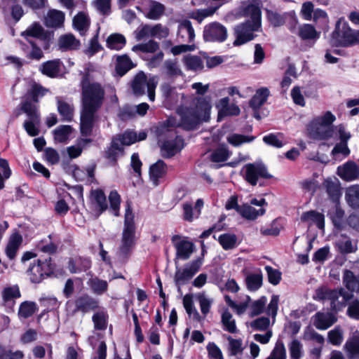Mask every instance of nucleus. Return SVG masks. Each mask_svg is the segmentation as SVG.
Segmentation results:
<instances>
[{"instance_id": "12", "label": "nucleus", "mask_w": 359, "mask_h": 359, "mask_svg": "<svg viewBox=\"0 0 359 359\" xmlns=\"http://www.w3.org/2000/svg\"><path fill=\"white\" fill-rule=\"evenodd\" d=\"M53 267L51 264V259L44 260L38 259L36 263L32 264L28 269L27 273L29 279L32 283H39L42 280L53 273Z\"/></svg>"}, {"instance_id": "41", "label": "nucleus", "mask_w": 359, "mask_h": 359, "mask_svg": "<svg viewBox=\"0 0 359 359\" xmlns=\"http://www.w3.org/2000/svg\"><path fill=\"white\" fill-rule=\"evenodd\" d=\"M238 213L247 219L254 220L258 216L263 215L265 213V209L261 208L259 210H256L248 204H243L238 208Z\"/></svg>"}, {"instance_id": "3", "label": "nucleus", "mask_w": 359, "mask_h": 359, "mask_svg": "<svg viewBox=\"0 0 359 359\" xmlns=\"http://www.w3.org/2000/svg\"><path fill=\"white\" fill-rule=\"evenodd\" d=\"M244 15L250 18V20L235 27L234 46H240L254 39L256 36L254 32L259 31L261 27L262 14L260 8L257 5L253 4L248 5L244 9Z\"/></svg>"}, {"instance_id": "16", "label": "nucleus", "mask_w": 359, "mask_h": 359, "mask_svg": "<svg viewBox=\"0 0 359 359\" xmlns=\"http://www.w3.org/2000/svg\"><path fill=\"white\" fill-rule=\"evenodd\" d=\"M171 241L176 249L177 257L184 260L188 259L194 252V243L182 238L180 235L172 237Z\"/></svg>"}, {"instance_id": "30", "label": "nucleus", "mask_w": 359, "mask_h": 359, "mask_svg": "<svg viewBox=\"0 0 359 359\" xmlns=\"http://www.w3.org/2000/svg\"><path fill=\"white\" fill-rule=\"evenodd\" d=\"M335 245L341 254H349L356 252L358 250L357 242L353 241L344 234H341L336 241Z\"/></svg>"}, {"instance_id": "43", "label": "nucleus", "mask_w": 359, "mask_h": 359, "mask_svg": "<svg viewBox=\"0 0 359 359\" xmlns=\"http://www.w3.org/2000/svg\"><path fill=\"white\" fill-rule=\"evenodd\" d=\"M183 62L187 70L201 71L203 69V62L199 56L187 55L183 58Z\"/></svg>"}, {"instance_id": "51", "label": "nucleus", "mask_w": 359, "mask_h": 359, "mask_svg": "<svg viewBox=\"0 0 359 359\" xmlns=\"http://www.w3.org/2000/svg\"><path fill=\"white\" fill-rule=\"evenodd\" d=\"M72 128L70 126H60L54 131V139L58 142H65L72 133Z\"/></svg>"}, {"instance_id": "17", "label": "nucleus", "mask_w": 359, "mask_h": 359, "mask_svg": "<svg viewBox=\"0 0 359 359\" xmlns=\"http://www.w3.org/2000/svg\"><path fill=\"white\" fill-rule=\"evenodd\" d=\"M21 35L25 37L27 42L33 41L34 38L41 42L47 43L50 38V34L39 22L32 23L25 31L22 32Z\"/></svg>"}, {"instance_id": "14", "label": "nucleus", "mask_w": 359, "mask_h": 359, "mask_svg": "<svg viewBox=\"0 0 359 359\" xmlns=\"http://www.w3.org/2000/svg\"><path fill=\"white\" fill-rule=\"evenodd\" d=\"M227 38L226 28L222 24L215 22L207 25L203 30L205 41L224 42Z\"/></svg>"}, {"instance_id": "11", "label": "nucleus", "mask_w": 359, "mask_h": 359, "mask_svg": "<svg viewBox=\"0 0 359 359\" xmlns=\"http://www.w3.org/2000/svg\"><path fill=\"white\" fill-rule=\"evenodd\" d=\"M244 179L251 185L255 186L259 178L269 179L271 175L262 163H248L242 169Z\"/></svg>"}, {"instance_id": "4", "label": "nucleus", "mask_w": 359, "mask_h": 359, "mask_svg": "<svg viewBox=\"0 0 359 359\" xmlns=\"http://www.w3.org/2000/svg\"><path fill=\"white\" fill-rule=\"evenodd\" d=\"M82 109L97 111L103 104L105 90L101 83L85 74L81 81Z\"/></svg>"}, {"instance_id": "5", "label": "nucleus", "mask_w": 359, "mask_h": 359, "mask_svg": "<svg viewBox=\"0 0 359 359\" xmlns=\"http://www.w3.org/2000/svg\"><path fill=\"white\" fill-rule=\"evenodd\" d=\"M145 131H140L138 134L133 130H126L123 134L113 137L111 146L106 152L107 158L116 161L117 158L123 154V147L130 146L137 141L147 138Z\"/></svg>"}, {"instance_id": "21", "label": "nucleus", "mask_w": 359, "mask_h": 359, "mask_svg": "<svg viewBox=\"0 0 359 359\" xmlns=\"http://www.w3.org/2000/svg\"><path fill=\"white\" fill-rule=\"evenodd\" d=\"M337 174L345 181H353L359 177V166L354 161H349L337 168Z\"/></svg>"}, {"instance_id": "8", "label": "nucleus", "mask_w": 359, "mask_h": 359, "mask_svg": "<svg viewBox=\"0 0 359 359\" xmlns=\"http://www.w3.org/2000/svg\"><path fill=\"white\" fill-rule=\"evenodd\" d=\"M353 294L346 292L344 288L331 290L327 287H320L316 290L315 299L318 300H328L332 311L341 310L346 305Z\"/></svg>"}, {"instance_id": "46", "label": "nucleus", "mask_w": 359, "mask_h": 359, "mask_svg": "<svg viewBox=\"0 0 359 359\" xmlns=\"http://www.w3.org/2000/svg\"><path fill=\"white\" fill-rule=\"evenodd\" d=\"M57 110L63 121H72L74 115V106L72 104L57 100Z\"/></svg>"}, {"instance_id": "37", "label": "nucleus", "mask_w": 359, "mask_h": 359, "mask_svg": "<svg viewBox=\"0 0 359 359\" xmlns=\"http://www.w3.org/2000/svg\"><path fill=\"white\" fill-rule=\"evenodd\" d=\"M60 64L59 60H49L41 64L39 70L44 75L49 77L56 76L60 71Z\"/></svg>"}, {"instance_id": "2", "label": "nucleus", "mask_w": 359, "mask_h": 359, "mask_svg": "<svg viewBox=\"0 0 359 359\" xmlns=\"http://www.w3.org/2000/svg\"><path fill=\"white\" fill-rule=\"evenodd\" d=\"M48 90L39 84L34 83L21 103V110L27 115V119L23 127L29 136L35 137L39 134L41 116L39 111V99L45 95Z\"/></svg>"}, {"instance_id": "62", "label": "nucleus", "mask_w": 359, "mask_h": 359, "mask_svg": "<svg viewBox=\"0 0 359 359\" xmlns=\"http://www.w3.org/2000/svg\"><path fill=\"white\" fill-rule=\"evenodd\" d=\"M110 209L114 216H119L121 196L116 190L111 191L109 195Z\"/></svg>"}, {"instance_id": "48", "label": "nucleus", "mask_w": 359, "mask_h": 359, "mask_svg": "<svg viewBox=\"0 0 359 359\" xmlns=\"http://www.w3.org/2000/svg\"><path fill=\"white\" fill-rule=\"evenodd\" d=\"M255 139V136L252 135H244L241 134L233 133L229 135L226 137L228 143L233 147H240L244 143H249L254 141Z\"/></svg>"}, {"instance_id": "22", "label": "nucleus", "mask_w": 359, "mask_h": 359, "mask_svg": "<svg viewBox=\"0 0 359 359\" xmlns=\"http://www.w3.org/2000/svg\"><path fill=\"white\" fill-rule=\"evenodd\" d=\"M97 111L82 109L81 112L80 129L82 135L91 134Z\"/></svg>"}, {"instance_id": "52", "label": "nucleus", "mask_w": 359, "mask_h": 359, "mask_svg": "<svg viewBox=\"0 0 359 359\" xmlns=\"http://www.w3.org/2000/svg\"><path fill=\"white\" fill-rule=\"evenodd\" d=\"M158 49L159 44L154 40H149L147 43L137 44L132 48V50L134 52L140 51L149 53H156Z\"/></svg>"}, {"instance_id": "42", "label": "nucleus", "mask_w": 359, "mask_h": 359, "mask_svg": "<svg viewBox=\"0 0 359 359\" xmlns=\"http://www.w3.org/2000/svg\"><path fill=\"white\" fill-rule=\"evenodd\" d=\"M345 198L347 203L353 208H359V185L355 184L346 190Z\"/></svg>"}, {"instance_id": "38", "label": "nucleus", "mask_w": 359, "mask_h": 359, "mask_svg": "<svg viewBox=\"0 0 359 359\" xmlns=\"http://www.w3.org/2000/svg\"><path fill=\"white\" fill-rule=\"evenodd\" d=\"M135 65L127 55L118 56L116 58V71L122 76Z\"/></svg>"}, {"instance_id": "39", "label": "nucleus", "mask_w": 359, "mask_h": 359, "mask_svg": "<svg viewBox=\"0 0 359 359\" xmlns=\"http://www.w3.org/2000/svg\"><path fill=\"white\" fill-rule=\"evenodd\" d=\"M93 203L95 205L98 215L107 209L106 196L102 190L96 189L91 191Z\"/></svg>"}, {"instance_id": "15", "label": "nucleus", "mask_w": 359, "mask_h": 359, "mask_svg": "<svg viewBox=\"0 0 359 359\" xmlns=\"http://www.w3.org/2000/svg\"><path fill=\"white\" fill-rule=\"evenodd\" d=\"M74 309L73 314L81 312L85 314L90 311H95L99 309V301L88 294H81L76 297L74 302Z\"/></svg>"}, {"instance_id": "13", "label": "nucleus", "mask_w": 359, "mask_h": 359, "mask_svg": "<svg viewBox=\"0 0 359 359\" xmlns=\"http://www.w3.org/2000/svg\"><path fill=\"white\" fill-rule=\"evenodd\" d=\"M202 264L200 259H196L186 265L183 269H177L175 275V284L180 291V286L184 285L198 271Z\"/></svg>"}, {"instance_id": "54", "label": "nucleus", "mask_w": 359, "mask_h": 359, "mask_svg": "<svg viewBox=\"0 0 359 359\" xmlns=\"http://www.w3.org/2000/svg\"><path fill=\"white\" fill-rule=\"evenodd\" d=\"M218 241L223 249L231 250L236 246L237 237L235 234L224 233L219 236Z\"/></svg>"}, {"instance_id": "32", "label": "nucleus", "mask_w": 359, "mask_h": 359, "mask_svg": "<svg viewBox=\"0 0 359 359\" xmlns=\"http://www.w3.org/2000/svg\"><path fill=\"white\" fill-rule=\"evenodd\" d=\"M166 172V164L162 160H158L157 162L150 166L149 177L150 180L155 186L158 184L159 180L165 175Z\"/></svg>"}, {"instance_id": "55", "label": "nucleus", "mask_w": 359, "mask_h": 359, "mask_svg": "<svg viewBox=\"0 0 359 359\" xmlns=\"http://www.w3.org/2000/svg\"><path fill=\"white\" fill-rule=\"evenodd\" d=\"M263 141L268 145L280 148L285 144L284 135L283 133H271L263 137Z\"/></svg>"}, {"instance_id": "35", "label": "nucleus", "mask_w": 359, "mask_h": 359, "mask_svg": "<svg viewBox=\"0 0 359 359\" xmlns=\"http://www.w3.org/2000/svg\"><path fill=\"white\" fill-rule=\"evenodd\" d=\"M342 283L345 287L351 292H357L359 287V275H355L351 270L343 271Z\"/></svg>"}, {"instance_id": "18", "label": "nucleus", "mask_w": 359, "mask_h": 359, "mask_svg": "<svg viewBox=\"0 0 359 359\" xmlns=\"http://www.w3.org/2000/svg\"><path fill=\"white\" fill-rule=\"evenodd\" d=\"M2 304L7 313L13 311L15 299L20 297V292L18 285L9 286L4 288L1 292Z\"/></svg>"}, {"instance_id": "29", "label": "nucleus", "mask_w": 359, "mask_h": 359, "mask_svg": "<svg viewBox=\"0 0 359 359\" xmlns=\"http://www.w3.org/2000/svg\"><path fill=\"white\" fill-rule=\"evenodd\" d=\"M218 117L226 116H238L241 109L236 104H229V98H222L218 104Z\"/></svg>"}, {"instance_id": "45", "label": "nucleus", "mask_w": 359, "mask_h": 359, "mask_svg": "<svg viewBox=\"0 0 359 359\" xmlns=\"http://www.w3.org/2000/svg\"><path fill=\"white\" fill-rule=\"evenodd\" d=\"M88 285L90 286L93 292L97 295H101L107 292L108 288V283L106 280H101L97 277L91 278L88 281Z\"/></svg>"}, {"instance_id": "50", "label": "nucleus", "mask_w": 359, "mask_h": 359, "mask_svg": "<svg viewBox=\"0 0 359 359\" xmlns=\"http://www.w3.org/2000/svg\"><path fill=\"white\" fill-rule=\"evenodd\" d=\"M222 323L224 326V330L230 332L236 333L238 330L236 325V321L233 318L231 313L226 309L224 311L222 314Z\"/></svg>"}, {"instance_id": "47", "label": "nucleus", "mask_w": 359, "mask_h": 359, "mask_svg": "<svg viewBox=\"0 0 359 359\" xmlns=\"http://www.w3.org/2000/svg\"><path fill=\"white\" fill-rule=\"evenodd\" d=\"M290 359H301L304 355L302 343L297 339H293L288 344Z\"/></svg>"}, {"instance_id": "7", "label": "nucleus", "mask_w": 359, "mask_h": 359, "mask_svg": "<svg viewBox=\"0 0 359 359\" xmlns=\"http://www.w3.org/2000/svg\"><path fill=\"white\" fill-rule=\"evenodd\" d=\"M131 202L127 201L124 216V224L122 232L121 242L119 247L120 252L126 255L130 252L135 245L136 226L134 221Z\"/></svg>"}, {"instance_id": "60", "label": "nucleus", "mask_w": 359, "mask_h": 359, "mask_svg": "<svg viewBox=\"0 0 359 359\" xmlns=\"http://www.w3.org/2000/svg\"><path fill=\"white\" fill-rule=\"evenodd\" d=\"M226 339L229 341V351L231 355H237L243 353V341L241 339H233L231 336H227Z\"/></svg>"}, {"instance_id": "53", "label": "nucleus", "mask_w": 359, "mask_h": 359, "mask_svg": "<svg viewBox=\"0 0 359 359\" xmlns=\"http://www.w3.org/2000/svg\"><path fill=\"white\" fill-rule=\"evenodd\" d=\"M267 299L266 297L262 296L257 300L252 302L250 305V316L254 317L263 313L265 309Z\"/></svg>"}, {"instance_id": "57", "label": "nucleus", "mask_w": 359, "mask_h": 359, "mask_svg": "<svg viewBox=\"0 0 359 359\" xmlns=\"http://www.w3.org/2000/svg\"><path fill=\"white\" fill-rule=\"evenodd\" d=\"M111 0H93L92 6L102 15H109L111 13Z\"/></svg>"}, {"instance_id": "24", "label": "nucleus", "mask_w": 359, "mask_h": 359, "mask_svg": "<svg viewBox=\"0 0 359 359\" xmlns=\"http://www.w3.org/2000/svg\"><path fill=\"white\" fill-rule=\"evenodd\" d=\"M28 43L29 44L20 43V48L25 56L31 60H40L43 57L42 50L34 41H30Z\"/></svg>"}, {"instance_id": "34", "label": "nucleus", "mask_w": 359, "mask_h": 359, "mask_svg": "<svg viewBox=\"0 0 359 359\" xmlns=\"http://www.w3.org/2000/svg\"><path fill=\"white\" fill-rule=\"evenodd\" d=\"M344 347L348 359H358L359 358V334L349 338Z\"/></svg>"}, {"instance_id": "6", "label": "nucleus", "mask_w": 359, "mask_h": 359, "mask_svg": "<svg viewBox=\"0 0 359 359\" xmlns=\"http://www.w3.org/2000/svg\"><path fill=\"white\" fill-rule=\"evenodd\" d=\"M334 121L335 116L330 111L315 118L307 127L309 137L318 140L332 137L334 133L332 123Z\"/></svg>"}, {"instance_id": "56", "label": "nucleus", "mask_w": 359, "mask_h": 359, "mask_svg": "<svg viewBox=\"0 0 359 359\" xmlns=\"http://www.w3.org/2000/svg\"><path fill=\"white\" fill-rule=\"evenodd\" d=\"M286 349L283 341L277 340L270 355L266 359H286Z\"/></svg>"}, {"instance_id": "64", "label": "nucleus", "mask_w": 359, "mask_h": 359, "mask_svg": "<svg viewBox=\"0 0 359 359\" xmlns=\"http://www.w3.org/2000/svg\"><path fill=\"white\" fill-rule=\"evenodd\" d=\"M229 156V150L225 146H221L216 149L211 154V160L213 162H224L228 159Z\"/></svg>"}, {"instance_id": "9", "label": "nucleus", "mask_w": 359, "mask_h": 359, "mask_svg": "<svg viewBox=\"0 0 359 359\" xmlns=\"http://www.w3.org/2000/svg\"><path fill=\"white\" fill-rule=\"evenodd\" d=\"M332 43L335 46L348 47L359 43V30L351 29L346 22L339 20L332 34Z\"/></svg>"}, {"instance_id": "59", "label": "nucleus", "mask_w": 359, "mask_h": 359, "mask_svg": "<svg viewBox=\"0 0 359 359\" xmlns=\"http://www.w3.org/2000/svg\"><path fill=\"white\" fill-rule=\"evenodd\" d=\"M166 74L170 77H175L182 75V72L180 69L177 60H167L163 64Z\"/></svg>"}, {"instance_id": "36", "label": "nucleus", "mask_w": 359, "mask_h": 359, "mask_svg": "<svg viewBox=\"0 0 359 359\" xmlns=\"http://www.w3.org/2000/svg\"><path fill=\"white\" fill-rule=\"evenodd\" d=\"M92 320L94 324V328L97 330H104L107 328L108 314L106 309L99 306L93 317Z\"/></svg>"}, {"instance_id": "1", "label": "nucleus", "mask_w": 359, "mask_h": 359, "mask_svg": "<svg viewBox=\"0 0 359 359\" xmlns=\"http://www.w3.org/2000/svg\"><path fill=\"white\" fill-rule=\"evenodd\" d=\"M210 109L211 106L206 98L196 97L193 100L191 107L180 106L177 109L180 121L170 116L158 125L155 133L161 145L162 156L165 158L172 157L184 147V140L176 135L173 128L181 127L186 130L196 129L201 121L208 120Z\"/></svg>"}, {"instance_id": "19", "label": "nucleus", "mask_w": 359, "mask_h": 359, "mask_svg": "<svg viewBox=\"0 0 359 359\" xmlns=\"http://www.w3.org/2000/svg\"><path fill=\"white\" fill-rule=\"evenodd\" d=\"M142 6L145 17L153 20H158L165 11L162 4L152 0H144Z\"/></svg>"}, {"instance_id": "61", "label": "nucleus", "mask_w": 359, "mask_h": 359, "mask_svg": "<svg viewBox=\"0 0 359 359\" xmlns=\"http://www.w3.org/2000/svg\"><path fill=\"white\" fill-rule=\"evenodd\" d=\"M324 185L330 198L333 201H337L340 196V187L339 184L332 180H327L325 181Z\"/></svg>"}, {"instance_id": "44", "label": "nucleus", "mask_w": 359, "mask_h": 359, "mask_svg": "<svg viewBox=\"0 0 359 359\" xmlns=\"http://www.w3.org/2000/svg\"><path fill=\"white\" fill-rule=\"evenodd\" d=\"M263 276L261 271L249 273L245 278V283L248 290H257L262 285Z\"/></svg>"}, {"instance_id": "27", "label": "nucleus", "mask_w": 359, "mask_h": 359, "mask_svg": "<svg viewBox=\"0 0 359 359\" xmlns=\"http://www.w3.org/2000/svg\"><path fill=\"white\" fill-rule=\"evenodd\" d=\"M74 28L78 31L81 36L86 35L90 25V19L84 12L78 13L72 20Z\"/></svg>"}, {"instance_id": "26", "label": "nucleus", "mask_w": 359, "mask_h": 359, "mask_svg": "<svg viewBox=\"0 0 359 359\" xmlns=\"http://www.w3.org/2000/svg\"><path fill=\"white\" fill-rule=\"evenodd\" d=\"M301 220L306 222L309 226L316 224L320 229H323L325 226V216L316 210H310L303 212L301 216Z\"/></svg>"}, {"instance_id": "63", "label": "nucleus", "mask_w": 359, "mask_h": 359, "mask_svg": "<svg viewBox=\"0 0 359 359\" xmlns=\"http://www.w3.org/2000/svg\"><path fill=\"white\" fill-rule=\"evenodd\" d=\"M313 21L322 29L328 27V17L325 11L321 9H316L313 16Z\"/></svg>"}, {"instance_id": "33", "label": "nucleus", "mask_w": 359, "mask_h": 359, "mask_svg": "<svg viewBox=\"0 0 359 359\" xmlns=\"http://www.w3.org/2000/svg\"><path fill=\"white\" fill-rule=\"evenodd\" d=\"M22 242V237L18 233H14L10 236L5 250L6 255L9 259L13 260L15 258Z\"/></svg>"}, {"instance_id": "31", "label": "nucleus", "mask_w": 359, "mask_h": 359, "mask_svg": "<svg viewBox=\"0 0 359 359\" xmlns=\"http://www.w3.org/2000/svg\"><path fill=\"white\" fill-rule=\"evenodd\" d=\"M58 46L62 50H72L79 49L81 43L76 39L73 34L61 35L58 39Z\"/></svg>"}, {"instance_id": "49", "label": "nucleus", "mask_w": 359, "mask_h": 359, "mask_svg": "<svg viewBox=\"0 0 359 359\" xmlns=\"http://www.w3.org/2000/svg\"><path fill=\"white\" fill-rule=\"evenodd\" d=\"M126 40L121 34H112L107 40V46L114 50H119L126 45Z\"/></svg>"}, {"instance_id": "25", "label": "nucleus", "mask_w": 359, "mask_h": 359, "mask_svg": "<svg viewBox=\"0 0 359 359\" xmlns=\"http://www.w3.org/2000/svg\"><path fill=\"white\" fill-rule=\"evenodd\" d=\"M313 325L318 330H326L336 322V318L330 313L318 312L313 317Z\"/></svg>"}, {"instance_id": "23", "label": "nucleus", "mask_w": 359, "mask_h": 359, "mask_svg": "<svg viewBox=\"0 0 359 359\" xmlns=\"http://www.w3.org/2000/svg\"><path fill=\"white\" fill-rule=\"evenodd\" d=\"M292 32L296 33L302 40H316L320 37L315 27L310 24H304L297 29L295 27H290Z\"/></svg>"}, {"instance_id": "10", "label": "nucleus", "mask_w": 359, "mask_h": 359, "mask_svg": "<svg viewBox=\"0 0 359 359\" xmlns=\"http://www.w3.org/2000/svg\"><path fill=\"white\" fill-rule=\"evenodd\" d=\"M158 84V77L151 76L147 77L143 72H138L132 82V89L135 95H144L146 90L150 101L155 100V89Z\"/></svg>"}, {"instance_id": "28", "label": "nucleus", "mask_w": 359, "mask_h": 359, "mask_svg": "<svg viewBox=\"0 0 359 359\" xmlns=\"http://www.w3.org/2000/svg\"><path fill=\"white\" fill-rule=\"evenodd\" d=\"M65 13L58 10H50L45 17L44 23L48 27L59 28L63 26Z\"/></svg>"}, {"instance_id": "58", "label": "nucleus", "mask_w": 359, "mask_h": 359, "mask_svg": "<svg viewBox=\"0 0 359 359\" xmlns=\"http://www.w3.org/2000/svg\"><path fill=\"white\" fill-rule=\"evenodd\" d=\"M36 311V305L34 302H24L19 308L18 315L23 318L32 316Z\"/></svg>"}, {"instance_id": "40", "label": "nucleus", "mask_w": 359, "mask_h": 359, "mask_svg": "<svg viewBox=\"0 0 359 359\" xmlns=\"http://www.w3.org/2000/svg\"><path fill=\"white\" fill-rule=\"evenodd\" d=\"M269 95V90L267 88L258 89L250 101V107L254 109L260 108L266 102Z\"/></svg>"}, {"instance_id": "20", "label": "nucleus", "mask_w": 359, "mask_h": 359, "mask_svg": "<svg viewBox=\"0 0 359 359\" xmlns=\"http://www.w3.org/2000/svg\"><path fill=\"white\" fill-rule=\"evenodd\" d=\"M195 32L191 22L188 20L182 21L177 28V40L178 42L191 43L194 41Z\"/></svg>"}]
</instances>
